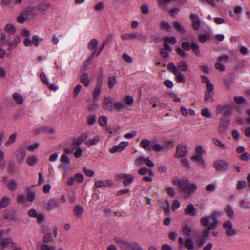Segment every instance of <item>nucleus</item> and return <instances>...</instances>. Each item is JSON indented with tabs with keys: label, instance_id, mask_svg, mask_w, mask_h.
<instances>
[{
	"label": "nucleus",
	"instance_id": "nucleus-17",
	"mask_svg": "<svg viewBox=\"0 0 250 250\" xmlns=\"http://www.w3.org/2000/svg\"><path fill=\"white\" fill-rule=\"evenodd\" d=\"M84 213V209L81 205H77L74 208L73 214L76 218L81 219L83 218Z\"/></svg>",
	"mask_w": 250,
	"mask_h": 250
},
{
	"label": "nucleus",
	"instance_id": "nucleus-20",
	"mask_svg": "<svg viewBox=\"0 0 250 250\" xmlns=\"http://www.w3.org/2000/svg\"><path fill=\"white\" fill-rule=\"evenodd\" d=\"M21 38L20 36H18L15 37L12 41L9 42L7 50L11 51L14 49L18 46V44L21 42Z\"/></svg>",
	"mask_w": 250,
	"mask_h": 250
},
{
	"label": "nucleus",
	"instance_id": "nucleus-15",
	"mask_svg": "<svg viewBox=\"0 0 250 250\" xmlns=\"http://www.w3.org/2000/svg\"><path fill=\"white\" fill-rule=\"evenodd\" d=\"M164 47L167 49L169 51L172 50V48L168 44H175L176 42V40L174 37H165L163 38Z\"/></svg>",
	"mask_w": 250,
	"mask_h": 250
},
{
	"label": "nucleus",
	"instance_id": "nucleus-35",
	"mask_svg": "<svg viewBox=\"0 0 250 250\" xmlns=\"http://www.w3.org/2000/svg\"><path fill=\"white\" fill-rule=\"evenodd\" d=\"M80 81L85 86H88L89 84L88 75L86 73L82 74L80 77Z\"/></svg>",
	"mask_w": 250,
	"mask_h": 250
},
{
	"label": "nucleus",
	"instance_id": "nucleus-59",
	"mask_svg": "<svg viewBox=\"0 0 250 250\" xmlns=\"http://www.w3.org/2000/svg\"><path fill=\"white\" fill-rule=\"evenodd\" d=\"M232 114V109L229 106L227 105L226 108L224 111V114L223 115V118L224 116H229L231 115Z\"/></svg>",
	"mask_w": 250,
	"mask_h": 250
},
{
	"label": "nucleus",
	"instance_id": "nucleus-13",
	"mask_svg": "<svg viewBox=\"0 0 250 250\" xmlns=\"http://www.w3.org/2000/svg\"><path fill=\"white\" fill-rule=\"evenodd\" d=\"M94 185L96 188H109L113 185V182L109 179L97 180L95 182Z\"/></svg>",
	"mask_w": 250,
	"mask_h": 250
},
{
	"label": "nucleus",
	"instance_id": "nucleus-14",
	"mask_svg": "<svg viewBox=\"0 0 250 250\" xmlns=\"http://www.w3.org/2000/svg\"><path fill=\"white\" fill-rule=\"evenodd\" d=\"M128 143L127 142H122L119 145L113 146L111 147L109 151L111 153H114L122 151L125 147L127 146Z\"/></svg>",
	"mask_w": 250,
	"mask_h": 250
},
{
	"label": "nucleus",
	"instance_id": "nucleus-60",
	"mask_svg": "<svg viewBox=\"0 0 250 250\" xmlns=\"http://www.w3.org/2000/svg\"><path fill=\"white\" fill-rule=\"evenodd\" d=\"M75 149L76 151L74 153V156L77 158L81 157L83 153L82 148H81L80 147H78L77 148L76 147Z\"/></svg>",
	"mask_w": 250,
	"mask_h": 250
},
{
	"label": "nucleus",
	"instance_id": "nucleus-29",
	"mask_svg": "<svg viewBox=\"0 0 250 250\" xmlns=\"http://www.w3.org/2000/svg\"><path fill=\"white\" fill-rule=\"evenodd\" d=\"M10 203V199L9 197L3 196L0 201V210L1 208L7 207Z\"/></svg>",
	"mask_w": 250,
	"mask_h": 250
},
{
	"label": "nucleus",
	"instance_id": "nucleus-54",
	"mask_svg": "<svg viewBox=\"0 0 250 250\" xmlns=\"http://www.w3.org/2000/svg\"><path fill=\"white\" fill-rule=\"evenodd\" d=\"M36 198L35 193L33 191H28L27 194V200L28 201L32 202Z\"/></svg>",
	"mask_w": 250,
	"mask_h": 250
},
{
	"label": "nucleus",
	"instance_id": "nucleus-11",
	"mask_svg": "<svg viewBox=\"0 0 250 250\" xmlns=\"http://www.w3.org/2000/svg\"><path fill=\"white\" fill-rule=\"evenodd\" d=\"M28 215L32 218H35L37 219L39 223H42L44 220V215L42 213H39L34 209H30L28 211Z\"/></svg>",
	"mask_w": 250,
	"mask_h": 250
},
{
	"label": "nucleus",
	"instance_id": "nucleus-28",
	"mask_svg": "<svg viewBox=\"0 0 250 250\" xmlns=\"http://www.w3.org/2000/svg\"><path fill=\"white\" fill-rule=\"evenodd\" d=\"M26 163L30 166H34L38 163V159L35 155L28 156L26 159Z\"/></svg>",
	"mask_w": 250,
	"mask_h": 250
},
{
	"label": "nucleus",
	"instance_id": "nucleus-5",
	"mask_svg": "<svg viewBox=\"0 0 250 250\" xmlns=\"http://www.w3.org/2000/svg\"><path fill=\"white\" fill-rule=\"evenodd\" d=\"M121 37L123 40L127 41H134L136 40L142 41L144 39V37L142 35L136 32L124 34L122 35Z\"/></svg>",
	"mask_w": 250,
	"mask_h": 250
},
{
	"label": "nucleus",
	"instance_id": "nucleus-41",
	"mask_svg": "<svg viewBox=\"0 0 250 250\" xmlns=\"http://www.w3.org/2000/svg\"><path fill=\"white\" fill-rule=\"evenodd\" d=\"M214 92H206L205 93L204 100L208 102H213Z\"/></svg>",
	"mask_w": 250,
	"mask_h": 250
},
{
	"label": "nucleus",
	"instance_id": "nucleus-45",
	"mask_svg": "<svg viewBox=\"0 0 250 250\" xmlns=\"http://www.w3.org/2000/svg\"><path fill=\"white\" fill-rule=\"evenodd\" d=\"M178 71H186L188 70V66L187 63H177L176 66Z\"/></svg>",
	"mask_w": 250,
	"mask_h": 250
},
{
	"label": "nucleus",
	"instance_id": "nucleus-47",
	"mask_svg": "<svg viewBox=\"0 0 250 250\" xmlns=\"http://www.w3.org/2000/svg\"><path fill=\"white\" fill-rule=\"evenodd\" d=\"M7 186L10 190H15L17 188V183L15 180H11L8 183Z\"/></svg>",
	"mask_w": 250,
	"mask_h": 250
},
{
	"label": "nucleus",
	"instance_id": "nucleus-51",
	"mask_svg": "<svg viewBox=\"0 0 250 250\" xmlns=\"http://www.w3.org/2000/svg\"><path fill=\"white\" fill-rule=\"evenodd\" d=\"M116 83V78L115 77L112 76L109 77L108 80V87L110 88H112L113 86L115 85Z\"/></svg>",
	"mask_w": 250,
	"mask_h": 250
},
{
	"label": "nucleus",
	"instance_id": "nucleus-46",
	"mask_svg": "<svg viewBox=\"0 0 250 250\" xmlns=\"http://www.w3.org/2000/svg\"><path fill=\"white\" fill-rule=\"evenodd\" d=\"M209 37L210 34L209 33L200 34L198 37V39L201 42L204 43L206 42Z\"/></svg>",
	"mask_w": 250,
	"mask_h": 250
},
{
	"label": "nucleus",
	"instance_id": "nucleus-63",
	"mask_svg": "<svg viewBox=\"0 0 250 250\" xmlns=\"http://www.w3.org/2000/svg\"><path fill=\"white\" fill-rule=\"evenodd\" d=\"M125 99V104H126L128 105H130L133 104L134 99L132 96L130 95H126Z\"/></svg>",
	"mask_w": 250,
	"mask_h": 250
},
{
	"label": "nucleus",
	"instance_id": "nucleus-10",
	"mask_svg": "<svg viewBox=\"0 0 250 250\" xmlns=\"http://www.w3.org/2000/svg\"><path fill=\"white\" fill-rule=\"evenodd\" d=\"M15 154L16 156L18 163L21 164L24 161L26 155V150L23 147H19L15 152Z\"/></svg>",
	"mask_w": 250,
	"mask_h": 250
},
{
	"label": "nucleus",
	"instance_id": "nucleus-22",
	"mask_svg": "<svg viewBox=\"0 0 250 250\" xmlns=\"http://www.w3.org/2000/svg\"><path fill=\"white\" fill-rule=\"evenodd\" d=\"M228 166V164L225 161H216L214 163L215 168L218 171H221L224 169Z\"/></svg>",
	"mask_w": 250,
	"mask_h": 250
},
{
	"label": "nucleus",
	"instance_id": "nucleus-37",
	"mask_svg": "<svg viewBox=\"0 0 250 250\" xmlns=\"http://www.w3.org/2000/svg\"><path fill=\"white\" fill-rule=\"evenodd\" d=\"M13 98L16 102L19 104H21L23 103V98L19 93H14L13 94Z\"/></svg>",
	"mask_w": 250,
	"mask_h": 250
},
{
	"label": "nucleus",
	"instance_id": "nucleus-32",
	"mask_svg": "<svg viewBox=\"0 0 250 250\" xmlns=\"http://www.w3.org/2000/svg\"><path fill=\"white\" fill-rule=\"evenodd\" d=\"M228 121H225L223 117L221 119V122L219 124L218 130L219 132H223L226 130L228 126Z\"/></svg>",
	"mask_w": 250,
	"mask_h": 250
},
{
	"label": "nucleus",
	"instance_id": "nucleus-57",
	"mask_svg": "<svg viewBox=\"0 0 250 250\" xmlns=\"http://www.w3.org/2000/svg\"><path fill=\"white\" fill-rule=\"evenodd\" d=\"M247 186V183L245 181H239L237 184V188L238 190H243Z\"/></svg>",
	"mask_w": 250,
	"mask_h": 250
},
{
	"label": "nucleus",
	"instance_id": "nucleus-2",
	"mask_svg": "<svg viewBox=\"0 0 250 250\" xmlns=\"http://www.w3.org/2000/svg\"><path fill=\"white\" fill-rule=\"evenodd\" d=\"M98 41L95 39L91 40L89 42L88 47L89 49L92 52V53L88 57L87 59L88 62L92 61L93 60V58L95 56L97 57L99 55V54L103 50L105 45V43L103 42L101 46L100 47H98Z\"/></svg>",
	"mask_w": 250,
	"mask_h": 250
},
{
	"label": "nucleus",
	"instance_id": "nucleus-48",
	"mask_svg": "<svg viewBox=\"0 0 250 250\" xmlns=\"http://www.w3.org/2000/svg\"><path fill=\"white\" fill-rule=\"evenodd\" d=\"M191 48L193 52L195 53L196 55H199L200 53L199 47L198 44L195 42H192L191 45Z\"/></svg>",
	"mask_w": 250,
	"mask_h": 250
},
{
	"label": "nucleus",
	"instance_id": "nucleus-25",
	"mask_svg": "<svg viewBox=\"0 0 250 250\" xmlns=\"http://www.w3.org/2000/svg\"><path fill=\"white\" fill-rule=\"evenodd\" d=\"M102 86V83L101 81H99L97 83L93 92V97L97 100L100 95L101 89ZM96 102V101H95Z\"/></svg>",
	"mask_w": 250,
	"mask_h": 250
},
{
	"label": "nucleus",
	"instance_id": "nucleus-19",
	"mask_svg": "<svg viewBox=\"0 0 250 250\" xmlns=\"http://www.w3.org/2000/svg\"><path fill=\"white\" fill-rule=\"evenodd\" d=\"M184 213L186 215H188L191 216H195L197 215V211L192 204H190L187 206L184 210Z\"/></svg>",
	"mask_w": 250,
	"mask_h": 250
},
{
	"label": "nucleus",
	"instance_id": "nucleus-8",
	"mask_svg": "<svg viewBox=\"0 0 250 250\" xmlns=\"http://www.w3.org/2000/svg\"><path fill=\"white\" fill-rule=\"evenodd\" d=\"M223 227L225 230V234L228 236L235 235L236 233L233 228L231 222L229 221L225 222L223 224Z\"/></svg>",
	"mask_w": 250,
	"mask_h": 250
},
{
	"label": "nucleus",
	"instance_id": "nucleus-50",
	"mask_svg": "<svg viewBox=\"0 0 250 250\" xmlns=\"http://www.w3.org/2000/svg\"><path fill=\"white\" fill-rule=\"evenodd\" d=\"M98 122L102 126H105L107 123V118L105 116H102L99 118Z\"/></svg>",
	"mask_w": 250,
	"mask_h": 250
},
{
	"label": "nucleus",
	"instance_id": "nucleus-40",
	"mask_svg": "<svg viewBox=\"0 0 250 250\" xmlns=\"http://www.w3.org/2000/svg\"><path fill=\"white\" fill-rule=\"evenodd\" d=\"M5 31L10 35L14 34L16 32L15 27L11 24H7L5 27Z\"/></svg>",
	"mask_w": 250,
	"mask_h": 250
},
{
	"label": "nucleus",
	"instance_id": "nucleus-34",
	"mask_svg": "<svg viewBox=\"0 0 250 250\" xmlns=\"http://www.w3.org/2000/svg\"><path fill=\"white\" fill-rule=\"evenodd\" d=\"M225 211L229 217L230 218L234 217V212L233 210L232 207L230 205L226 206L225 208Z\"/></svg>",
	"mask_w": 250,
	"mask_h": 250
},
{
	"label": "nucleus",
	"instance_id": "nucleus-52",
	"mask_svg": "<svg viewBox=\"0 0 250 250\" xmlns=\"http://www.w3.org/2000/svg\"><path fill=\"white\" fill-rule=\"evenodd\" d=\"M183 233L188 236L191 235L192 230L190 227L188 225H185L183 228Z\"/></svg>",
	"mask_w": 250,
	"mask_h": 250
},
{
	"label": "nucleus",
	"instance_id": "nucleus-36",
	"mask_svg": "<svg viewBox=\"0 0 250 250\" xmlns=\"http://www.w3.org/2000/svg\"><path fill=\"white\" fill-rule=\"evenodd\" d=\"M136 243H128L126 242H124L122 244V248L124 250H133L134 246Z\"/></svg>",
	"mask_w": 250,
	"mask_h": 250
},
{
	"label": "nucleus",
	"instance_id": "nucleus-23",
	"mask_svg": "<svg viewBox=\"0 0 250 250\" xmlns=\"http://www.w3.org/2000/svg\"><path fill=\"white\" fill-rule=\"evenodd\" d=\"M13 239L11 238H4L0 240V247L1 250H3L8 246L11 245Z\"/></svg>",
	"mask_w": 250,
	"mask_h": 250
},
{
	"label": "nucleus",
	"instance_id": "nucleus-27",
	"mask_svg": "<svg viewBox=\"0 0 250 250\" xmlns=\"http://www.w3.org/2000/svg\"><path fill=\"white\" fill-rule=\"evenodd\" d=\"M115 110L120 112L126 108V104L124 101H118L114 104Z\"/></svg>",
	"mask_w": 250,
	"mask_h": 250
},
{
	"label": "nucleus",
	"instance_id": "nucleus-24",
	"mask_svg": "<svg viewBox=\"0 0 250 250\" xmlns=\"http://www.w3.org/2000/svg\"><path fill=\"white\" fill-rule=\"evenodd\" d=\"M190 159L194 162L198 163L199 166L204 167L205 164L203 157L200 155H194Z\"/></svg>",
	"mask_w": 250,
	"mask_h": 250
},
{
	"label": "nucleus",
	"instance_id": "nucleus-9",
	"mask_svg": "<svg viewBox=\"0 0 250 250\" xmlns=\"http://www.w3.org/2000/svg\"><path fill=\"white\" fill-rule=\"evenodd\" d=\"M88 137V134L87 132H83L80 136L77 138H75L73 139V142L71 144L72 146L80 147V145L83 142L87 139Z\"/></svg>",
	"mask_w": 250,
	"mask_h": 250
},
{
	"label": "nucleus",
	"instance_id": "nucleus-44",
	"mask_svg": "<svg viewBox=\"0 0 250 250\" xmlns=\"http://www.w3.org/2000/svg\"><path fill=\"white\" fill-rule=\"evenodd\" d=\"M42 38H40L38 35H35L32 37L33 44L36 46L38 47L40 45V41H42Z\"/></svg>",
	"mask_w": 250,
	"mask_h": 250
},
{
	"label": "nucleus",
	"instance_id": "nucleus-1",
	"mask_svg": "<svg viewBox=\"0 0 250 250\" xmlns=\"http://www.w3.org/2000/svg\"><path fill=\"white\" fill-rule=\"evenodd\" d=\"M172 182L173 185L177 186L179 190L183 192V198L185 199L188 198L192 193L195 192L198 189L197 185L194 183H190L186 177H176L172 180Z\"/></svg>",
	"mask_w": 250,
	"mask_h": 250
},
{
	"label": "nucleus",
	"instance_id": "nucleus-43",
	"mask_svg": "<svg viewBox=\"0 0 250 250\" xmlns=\"http://www.w3.org/2000/svg\"><path fill=\"white\" fill-rule=\"evenodd\" d=\"M53 240V238L52 237V233L50 232L45 233L42 238V241L45 243L50 242L51 241H52Z\"/></svg>",
	"mask_w": 250,
	"mask_h": 250
},
{
	"label": "nucleus",
	"instance_id": "nucleus-33",
	"mask_svg": "<svg viewBox=\"0 0 250 250\" xmlns=\"http://www.w3.org/2000/svg\"><path fill=\"white\" fill-rule=\"evenodd\" d=\"M4 218L10 221H16L18 219V218L16 216L14 212H10L8 210L5 211L4 214Z\"/></svg>",
	"mask_w": 250,
	"mask_h": 250
},
{
	"label": "nucleus",
	"instance_id": "nucleus-3",
	"mask_svg": "<svg viewBox=\"0 0 250 250\" xmlns=\"http://www.w3.org/2000/svg\"><path fill=\"white\" fill-rule=\"evenodd\" d=\"M210 218L213 221L210 223L208 228L204 230L199 237V244L200 245H203L204 243L210 234V230L214 229L217 225L218 222L215 214H212L210 216Z\"/></svg>",
	"mask_w": 250,
	"mask_h": 250
},
{
	"label": "nucleus",
	"instance_id": "nucleus-31",
	"mask_svg": "<svg viewBox=\"0 0 250 250\" xmlns=\"http://www.w3.org/2000/svg\"><path fill=\"white\" fill-rule=\"evenodd\" d=\"M18 134L17 133H14L10 135L8 140L6 141L5 144V146H9L13 144L15 142L17 138Z\"/></svg>",
	"mask_w": 250,
	"mask_h": 250
},
{
	"label": "nucleus",
	"instance_id": "nucleus-18",
	"mask_svg": "<svg viewBox=\"0 0 250 250\" xmlns=\"http://www.w3.org/2000/svg\"><path fill=\"white\" fill-rule=\"evenodd\" d=\"M101 137L99 135H96L93 138L86 140L84 144L88 147H90L92 146L97 145L100 142Z\"/></svg>",
	"mask_w": 250,
	"mask_h": 250
},
{
	"label": "nucleus",
	"instance_id": "nucleus-62",
	"mask_svg": "<svg viewBox=\"0 0 250 250\" xmlns=\"http://www.w3.org/2000/svg\"><path fill=\"white\" fill-rule=\"evenodd\" d=\"M234 101L237 104H242L245 103V99L242 96H235L234 97Z\"/></svg>",
	"mask_w": 250,
	"mask_h": 250
},
{
	"label": "nucleus",
	"instance_id": "nucleus-7",
	"mask_svg": "<svg viewBox=\"0 0 250 250\" xmlns=\"http://www.w3.org/2000/svg\"><path fill=\"white\" fill-rule=\"evenodd\" d=\"M167 67L170 71L172 72L176 76L178 82L180 83L183 82L185 76L177 70L176 66L173 63H168Z\"/></svg>",
	"mask_w": 250,
	"mask_h": 250
},
{
	"label": "nucleus",
	"instance_id": "nucleus-56",
	"mask_svg": "<svg viewBox=\"0 0 250 250\" xmlns=\"http://www.w3.org/2000/svg\"><path fill=\"white\" fill-rule=\"evenodd\" d=\"M40 143H35L33 144H31L29 145L27 147V149L30 151H33L35 150L38 149L40 146Z\"/></svg>",
	"mask_w": 250,
	"mask_h": 250
},
{
	"label": "nucleus",
	"instance_id": "nucleus-4",
	"mask_svg": "<svg viewBox=\"0 0 250 250\" xmlns=\"http://www.w3.org/2000/svg\"><path fill=\"white\" fill-rule=\"evenodd\" d=\"M117 181L123 180V184L125 186H127L131 184L134 181V176L131 174H128L125 173H121L116 176Z\"/></svg>",
	"mask_w": 250,
	"mask_h": 250
},
{
	"label": "nucleus",
	"instance_id": "nucleus-39",
	"mask_svg": "<svg viewBox=\"0 0 250 250\" xmlns=\"http://www.w3.org/2000/svg\"><path fill=\"white\" fill-rule=\"evenodd\" d=\"M185 246L188 250L193 249L194 247V242L191 238H187L185 241Z\"/></svg>",
	"mask_w": 250,
	"mask_h": 250
},
{
	"label": "nucleus",
	"instance_id": "nucleus-64",
	"mask_svg": "<svg viewBox=\"0 0 250 250\" xmlns=\"http://www.w3.org/2000/svg\"><path fill=\"white\" fill-rule=\"evenodd\" d=\"M240 159L242 161H248L250 158V155L247 152L243 153L240 156Z\"/></svg>",
	"mask_w": 250,
	"mask_h": 250
},
{
	"label": "nucleus",
	"instance_id": "nucleus-58",
	"mask_svg": "<svg viewBox=\"0 0 250 250\" xmlns=\"http://www.w3.org/2000/svg\"><path fill=\"white\" fill-rule=\"evenodd\" d=\"M202 116L206 118H209L210 117V112L209 109L207 108H204L201 111Z\"/></svg>",
	"mask_w": 250,
	"mask_h": 250
},
{
	"label": "nucleus",
	"instance_id": "nucleus-42",
	"mask_svg": "<svg viewBox=\"0 0 250 250\" xmlns=\"http://www.w3.org/2000/svg\"><path fill=\"white\" fill-rule=\"evenodd\" d=\"M212 141L213 144L216 145V146H218L221 149H225L226 146L224 143H223L222 141L219 140V139L217 138H213L212 139Z\"/></svg>",
	"mask_w": 250,
	"mask_h": 250
},
{
	"label": "nucleus",
	"instance_id": "nucleus-16",
	"mask_svg": "<svg viewBox=\"0 0 250 250\" xmlns=\"http://www.w3.org/2000/svg\"><path fill=\"white\" fill-rule=\"evenodd\" d=\"M187 146L180 145L177 147L176 156L178 158L185 157L188 153Z\"/></svg>",
	"mask_w": 250,
	"mask_h": 250
},
{
	"label": "nucleus",
	"instance_id": "nucleus-30",
	"mask_svg": "<svg viewBox=\"0 0 250 250\" xmlns=\"http://www.w3.org/2000/svg\"><path fill=\"white\" fill-rule=\"evenodd\" d=\"M58 205V201L57 199L55 198L51 199L49 200L47 205V209L48 210H52Z\"/></svg>",
	"mask_w": 250,
	"mask_h": 250
},
{
	"label": "nucleus",
	"instance_id": "nucleus-61",
	"mask_svg": "<svg viewBox=\"0 0 250 250\" xmlns=\"http://www.w3.org/2000/svg\"><path fill=\"white\" fill-rule=\"evenodd\" d=\"M227 105L219 104L216 107V113L217 114H221L222 112L225 111Z\"/></svg>",
	"mask_w": 250,
	"mask_h": 250
},
{
	"label": "nucleus",
	"instance_id": "nucleus-12",
	"mask_svg": "<svg viewBox=\"0 0 250 250\" xmlns=\"http://www.w3.org/2000/svg\"><path fill=\"white\" fill-rule=\"evenodd\" d=\"M102 108L109 112L113 111V104L110 97H105L104 98L102 103Z\"/></svg>",
	"mask_w": 250,
	"mask_h": 250
},
{
	"label": "nucleus",
	"instance_id": "nucleus-55",
	"mask_svg": "<svg viewBox=\"0 0 250 250\" xmlns=\"http://www.w3.org/2000/svg\"><path fill=\"white\" fill-rule=\"evenodd\" d=\"M176 30L181 33H184L185 32L184 28L181 25V23L179 22H175L174 24Z\"/></svg>",
	"mask_w": 250,
	"mask_h": 250
},
{
	"label": "nucleus",
	"instance_id": "nucleus-26",
	"mask_svg": "<svg viewBox=\"0 0 250 250\" xmlns=\"http://www.w3.org/2000/svg\"><path fill=\"white\" fill-rule=\"evenodd\" d=\"M140 146L143 149L147 151L151 150V142L148 139H142L140 142Z\"/></svg>",
	"mask_w": 250,
	"mask_h": 250
},
{
	"label": "nucleus",
	"instance_id": "nucleus-53",
	"mask_svg": "<svg viewBox=\"0 0 250 250\" xmlns=\"http://www.w3.org/2000/svg\"><path fill=\"white\" fill-rule=\"evenodd\" d=\"M55 246H49L46 244H42L40 247L41 250H55Z\"/></svg>",
	"mask_w": 250,
	"mask_h": 250
},
{
	"label": "nucleus",
	"instance_id": "nucleus-21",
	"mask_svg": "<svg viewBox=\"0 0 250 250\" xmlns=\"http://www.w3.org/2000/svg\"><path fill=\"white\" fill-rule=\"evenodd\" d=\"M191 18L193 20L192 26L194 29H198L201 25L200 20L198 16L196 14H192L191 15Z\"/></svg>",
	"mask_w": 250,
	"mask_h": 250
},
{
	"label": "nucleus",
	"instance_id": "nucleus-38",
	"mask_svg": "<svg viewBox=\"0 0 250 250\" xmlns=\"http://www.w3.org/2000/svg\"><path fill=\"white\" fill-rule=\"evenodd\" d=\"M211 216V215H210L209 217H202L200 220L201 225L204 227H206L207 226H209L210 223L213 221V220L210 218Z\"/></svg>",
	"mask_w": 250,
	"mask_h": 250
},
{
	"label": "nucleus",
	"instance_id": "nucleus-49",
	"mask_svg": "<svg viewBox=\"0 0 250 250\" xmlns=\"http://www.w3.org/2000/svg\"><path fill=\"white\" fill-rule=\"evenodd\" d=\"M74 180L76 182L78 183H82L83 180V176L82 174L81 173H76L74 177H73Z\"/></svg>",
	"mask_w": 250,
	"mask_h": 250
},
{
	"label": "nucleus",
	"instance_id": "nucleus-6",
	"mask_svg": "<svg viewBox=\"0 0 250 250\" xmlns=\"http://www.w3.org/2000/svg\"><path fill=\"white\" fill-rule=\"evenodd\" d=\"M61 164L60 167L62 168L64 170L65 176L68 171V169L70 166V161L66 154H62L61 157Z\"/></svg>",
	"mask_w": 250,
	"mask_h": 250
}]
</instances>
